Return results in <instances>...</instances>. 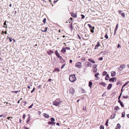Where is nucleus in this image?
Masks as SVG:
<instances>
[{
    "label": "nucleus",
    "mask_w": 129,
    "mask_h": 129,
    "mask_svg": "<svg viewBox=\"0 0 129 129\" xmlns=\"http://www.w3.org/2000/svg\"><path fill=\"white\" fill-rule=\"evenodd\" d=\"M61 102H62L61 101H60L59 99H57L53 102V105L56 106H58L59 105L60 103Z\"/></svg>",
    "instance_id": "f257e3e1"
},
{
    "label": "nucleus",
    "mask_w": 129,
    "mask_h": 129,
    "mask_svg": "<svg viewBox=\"0 0 129 129\" xmlns=\"http://www.w3.org/2000/svg\"><path fill=\"white\" fill-rule=\"evenodd\" d=\"M76 79L75 75H70L69 79L71 82H75Z\"/></svg>",
    "instance_id": "f03ea898"
},
{
    "label": "nucleus",
    "mask_w": 129,
    "mask_h": 129,
    "mask_svg": "<svg viewBox=\"0 0 129 129\" xmlns=\"http://www.w3.org/2000/svg\"><path fill=\"white\" fill-rule=\"evenodd\" d=\"M82 66V63L80 62H78L76 63L75 66L78 68H80Z\"/></svg>",
    "instance_id": "7ed1b4c3"
},
{
    "label": "nucleus",
    "mask_w": 129,
    "mask_h": 129,
    "mask_svg": "<svg viewBox=\"0 0 129 129\" xmlns=\"http://www.w3.org/2000/svg\"><path fill=\"white\" fill-rule=\"evenodd\" d=\"M85 65L86 67H88L89 66L91 67L92 64L89 62H85Z\"/></svg>",
    "instance_id": "20e7f679"
},
{
    "label": "nucleus",
    "mask_w": 129,
    "mask_h": 129,
    "mask_svg": "<svg viewBox=\"0 0 129 129\" xmlns=\"http://www.w3.org/2000/svg\"><path fill=\"white\" fill-rule=\"evenodd\" d=\"M70 93L73 94H74L75 92V90L73 88H71L69 90Z\"/></svg>",
    "instance_id": "39448f33"
},
{
    "label": "nucleus",
    "mask_w": 129,
    "mask_h": 129,
    "mask_svg": "<svg viewBox=\"0 0 129 129\" xmlns=\"http://www.w3.org/2000/svg\"><path fill=\"white\" fill-rule=\"evenodd\" d=\"M125 67V64L121 65L120 67L119 68V69L120 71L122 70L123 68H124Z\"/></svg>",
    "instance_id": "423d86ee"
},
{
    "label": "nucleus",
    "mask_w": 129,
    "mask_h": 129,
    "mask_svg": "<svg viewBox=\"0 0 129 129\" xmlns=\"http://www.w3.org/2000/svg\"><path fill=\"white\" fill-rule=\"evenodd\" d=\"M100 75L99 73H95V77L96 78L95 79L96 80H98L99 79V77L98 76Z\"/></svg>",
    "instance_id": "0eeeda50"
},
{
    "label": "nucleus",
    "mask_w": 129,
    "mask_h": 129,
    "mask_svg": "<svg viewBox=\"0 0 129 129\" xmlns=\"http://www.w3.org/2000/svg\"><path fill=\"white\" fill-rule=\"evenodd\" d=\"M70 14H71V15L74 18L76 17L77 16V14L76 13H74L72 12L70 13Z\"/></svg>",
    "instance_id": "6e6552de"
},
{
    "label": "nucleus",
    "mask_w": 129,
    "mask_h": 129,
    "mask_svg": "<svg viewBox=\"0 0 129 129\" xmlns=\"http://www.w3.org/2000/svg\"><path fill=\"white\" fill-rule=\"evenodd\" d=\"M55 53L56 55L58 58H59L60 57H61V56H60L59 54L58 53L57 50L55 51Z\"/></svg>",
    "instance_id": "1a4fd4ad"
},
{
    "label": "nucleus",
    "mask_w": 129,
    "mask_h": 129,
    "mask_svg": "<svg viewBox=\"0 0 129 129\" xmlns=\"http://www.w3.org/2000/svg\"><path fill=\"white\" fill-rule=\"evenodd\" d=\"M119 14H121V16L124 17H125V14L124 13L122 12V11L121 10H119Z\"/></svg>",
    "instance_id": "9d476101"
},
{
    "label": "nucleus",
    "mask_w": 129,
    "mask_h": 129,
    "mask_svg": "<svg viewBox=\"0 0 129 129\" xmlns=\"http://www.w3.org/2000/svg\"><path fill=\"white\" fill-rule=\"evenodd\" d=\"M111 74L112 77H114L116 75V72L115 71H112L111 72Z\"/></svg>",
    "instance_id": "9b49d317"
},
{
    "label": "nucleus",
    "mask_w": 129,
    "mask_h": 129,
    "mask_svg": "<svg viewBox=\"0 0 129 129\" xmlns=\"http://www.w3.org/2000/svg\"><path fill=\"white\" fill-rule=\"evenodd\" d=\"M112 84H110L107 87V89L108 90H110L112 87Z\"/></svg>",
    "instance_id": "f8f14e48"
},
{
    "label": "nucleus",
    "mask_w": 129,
    "mask_h": 129,
    "mask_svg": "<svg viewBox=\"0 0 129 129\" xmlns=\"http://www.w3.org/2000/svg\"><path fill=\"white\" fill-rule=\"evenodd\" d=\"M99 46H100V43L99 42H98L97 45H96L95 46L94 49H98Z\"/></svg>",
    "instance_id": "ddd939ff"
},
{
    "label": "nucleus",
    "mask_w": 129,
    "mask_h": 129,
    "mask_svg": "<svg viewBox=\"0 0 129 129\" xmlns=\"http://www.w3.org/2000/svg\"><path fill=\"white\" fill-rule=\"evenodd\" d=\"M48 123L49 124H51L52 125H54L55 124V123L53 122L49 121L48 122Z\"/></svg>",
    "instance_id": "4468645a"
},
{
    "label": "nucleus",
    "mask_w": 129,
    "mask_h": 129,
    "mask_svg": "<svg viewBox=\"0 0 129 129\" xmlns=\"http://www.w3.org/2000/svg\"><path fill=\"white\" fill-rule=\"evenodd\" d=\"M61 52L63 53H64L66 52V49L65 48L63 47L61 50Z\"/></svg>",
    "instance_id": "2eb2a0df"
},
{
    "label": "nucleus",
    "mask_w": 129,
    "mask_h": 129,
    "mask_svg": "<svg viewBox=\"0 0 129 129\" xmlns=\"http://www.w3.org/2000/svg\"><path fill=\"white\" fill-rule=\"evenodd\" d=\"M88 60L89 61H90L93 63H95V61L93 60L92 59L89 58L88 59Z\"/></svg>",
    "instance_id": "dca6fc26"
},
{
    "label": "nucleus",
    "mask_w": 129,
    "mask_h": 129,
    "mask_svg": "<svg viewBox=\"0 0 129 129\" xmlns=\"http://www.w3.org/2000/svg\"><path fill=\"white\" fill-rule=\"evenodd\" d=\"M116 115V113H114L113 114H112L111 116V119H112L114 118L115 116Z\"/></svg>",
    "instance_id": "f3484780"
},
{
    "label": "nucleus",
    "mask_w": 129,
    "mask_h": 129,
    "mask_svg": "<svg viewBox=\"0 0 129 129\" xmlns=\"http://www.w3.org/2000/svg\"><path fill=\"white\" fill-rule=\"evenodd\" d=\"M100 84L102 85L103 86L105 87L106 86V85L107 84L105 83L104 82H102L100 83Z\"/></svg>",
    "instance_id": "a211bd4d"
},
{
    "label": "nucleus",
    "mask_w": 129,
    "mask_h": 129,
    "mask_svg": "<svg viewBox=\"0 0 129 129\" xmlns=\"http://www.w3.org/2000/svg\"><path fill=\"white\" fill-rule=\"evenodd\" d=\"M43 115L47 118H48L49 117V116L48 115H47L45 113L43 114Z\"/></svg>",
    "instance_id": "6ab92c4d"
},
{
    "label": "nucleus",
    "mask_w": 129,
    "mask_h": 129,
    "mask_svg": "<svg viewBox=\"0 0 129 129\" xmlns=\"http://www.w3.org/2000/svg\"><path fill=\"white\" fill-rule=\"evenodd\" d=\"M115 78V77L111 78L109 79V81L110 82L112 81V82H113L114 81V79Z\"/></svg>",
    "instance_id": "aec40b11"
},
{
    "label": "nucleus",
    "mask_w": 129,
    "mask_h": 129,
    "mask_svg": "<svg viewBox=\"0 0 129 129\" xmlns=\"http://www.w3.org/2000/svg\"><path fill=\"white\" fill-rule=\"evenodd\" d=\"M109 78V77L108 74H107L106 76L105 79L106 80H108Z\"/></svg>",
    "instance_id": "412c9836"
},
{
    "label": "nucleus",
    "mask_w": 129,
    "mask_h": 129,
    "mask_svg": "<svg viewBox=\"0 0 129 129\" xmlns=\"http://www.w3.org/2000/svg\"><path fill=\"white\" fill-rule=\"evenodd\" d=\"M92 85V83L91 82L89 81V82L88 86L90 87L91 88V86Z\"/></svg>",
    "instance_id": "4be33fe9"
},
{
    "label": "nucleus",
    "mask_w": 129,
    "mask_h": 129,
    "mask_svg": "<svg viewBox=\"0 0 129 129\" xmlns=\"http://www.w3.org/2000/svg\"><path fill=\"white\" fill-rule=\"evenodd\" d=\"M85 37H86V39H88L89 38V36L87 34H85Z\"/></svg>",
    "instance_id": "5701e85b"
},
{
    "label": "nucleus",
    "mask_w": 129,
    "mask_h": 129,
    "mask_svg": "<svg viewBox=\"0 0 129 129\" xmlns=\"http://www.w3.org/2000/svg\"><path fill=\"white\" fill-rule=\"evenodd\" d=\"M73 23H71L70 25V28L71 29V30L73 29V26H72Z\"/></svg>",
    "instance_id": "b1692460"
},
{
    "label": "nucleus",
    "mask_w": 129,
    "mask_h": 129,
    "mask_svg": "<svg viewBox=\"0 0 129 129\" xmlns=\"http://www.w3.org/2000/svg\"><path fill=\"white\" fill-rule=\"evenodd\" d=\"M125 112H123L122 113V117H124L125 116Z\"/></svg>",
    "instance_id": "393cba45"
},
{
    "label": "nucleus",
    "mask_w": 129,
    "mask_h": 129,
    "mask_svg": "<svg viewBox=\"0 0 129 129\" xmlns=\"http://www.w3.org/2000/svg\"><path fill=\"white\" fill-rule=\"evenodd\" d=\"M50 120H51V121L52 122H54L55 121V119L54 118L52 117L50 118Z\"/></svg>",
    "instance_id": "a878e982"
},
{
    "label": "nucleus",
    "mask_w": 129,
    "mask_h": 129,
    "mask_svg": "<svg viewBox=\"0 0 129 129\" xmlns=\"http://www.w3.org/2000/svg\"><path fill=\"white\" fill-rule=\"evenodd\" d=\"M118 28V24H117L116 25L114 31H116V30H117V29Z\"/></svg>",
    "instance_id": "bb28decb"
},
{
    "label": "nucleus",
    "mask_w": 129,
    "mask_h": 129,
    "mask_svg": "<svg viewBox=\"0 0 129 129\" xmlns=\"http://www.w3.org/2000/svg\"><path fill=\"white\" fill-rule=\"evenodd\" d=\"M94 27H92V28L90 30V31L92 33H93L94 32V30H93L94 29Z\"/></svg>",
    "instance_id": "cd10ccee"
},
{
    "label": "nucleus",
    "mask_w": 129,
    "mask_h": 129,
    "mask_svg": "<svg viewBox=\"0 0 129 129\" xmlns=\"http://www.w3.org/2000/svg\"><path fill=\"white\" fill-rule=\"evenodd\" d=\"M128 82H126L125 83L124 85H123L122 86V88H123V87H125V86L127 84V83H128Z\"/></svg>",
    "instance_id": "c85d7f7f"
},
{
    "label": "nucleus",
    "mask_w": 129,
    "mask_h": 129,
    "mask_svg": "<svg viewBox=\"0 0 129 129\" xmlns=\"http://www.w3.org/2000/svg\"><path fill=\"white\" fill-rule=\"evenodd\" d=\"M93 72L94 73H95L97 72V69H93Z\"/></svg>",
    "instance_id": "c756f323"
},
{
    "label": "nucleus",
    "mask_w": 129,
    "mask_h": 129,
    "mask_svg": "<svg viewBox=\"0 0 129 129\" xmlns=\"http://www.w3.org/2000/svg\"><path fill=\"white\" fill-rule=\"evenodd\" d=\"M30 119L29 117V118H28L27 120V121L26 123L27 124H28V122L30 121Z\"/></svg>",
    "instance_id": "7c9ffc66"
},
{
    "label": "nucleus",
    "mask_w": 129,
    "mask_h": 129,
    "mask_svg": "<svg viewBox=\"0 0 129 129\" xmlns=\"http://www.w3.org/2000/svg\"><path fill=\"white\" fill-rule=\"evenodd\" d=\"M66 65V64L64 63V64L61 67V69H62L63 68H64V67Z\"/></svg>",
    "instance_id": "2f4dec72"
},
{
    "label": "nucleus",
    "mask_w": 129,
    "mask_h": 129,
    "mask_svg": "<svg viewBox=\"0 0 129 129\" xmlns=\"http://www.w3.org/2000/svg\"><path fill=\"white\" fill-rule=\"evenodd\" d=\"M108 121H109V120L108 119L107 120V121H106V122L105 123V125L107 126H108Z\"/></svg>",
    "instance_id": "473e14b6"
},
{
    "label": "nucleus",
    "mask_w": 129,
    "mask_h": 129,
    "mask_svg": "<svg viewBox=\"0 0 129 129\" xmlns=\"http://www.w3.org/2000/svg\"><path fill=\"white\" fill-rule=\"evenodd\" d=\"M88 26L89 28H91V29L93 27H92V26L90 24H88Z\"/></svg>",
    "instance_id": "72a5a7b5"
},
{
    "label": "nucleus",
    "mask_w": 129,
    "mask_h": 129,
    "mask_svg": "<svg viewBox=\"0 0 129 129\" xmlns=\"http://www.w3.org/2000/svg\"><path fill=\"white\" fill-rule=\"evenodd\" d=\"M107 72L106 71H105L103 72V76H105L107 74Z\"/></svg>",
    "instance_id": "f704fd0d"
},
{
    "label": "nucleus",
    "mask_w": 129,
    "mask_h": 129,
    "mask_svg": "<svg viewBox=\"0 0 129 129\" xmlns=\"http://www.w3.org/2000/svg\"><path fill=\"white\" fill-rule=\"evenodd\" d=\"M55 70L59 72V71L60 70L59 68H56L55 69Z\"/></svg>",
    "instance_id": "c9c22d12"
},
{
    "label": "nucleus",
    "mask_w": 129,
    "mask_h": 129,
    "mask_svg": "<svg viewBox=\"0 0 129 129\" xmlns=\"http://www.w3.org/2000/svg\"><path fill=\"white\" fill-rule=\"evenodd\" d=\"M117 127L118 128H119L120 127V125L119 124H118L117 125Z\"/></svg>",
    "instance_id": "e433bc0d"
},
{
    "label": "nucleus",
    "mask_w": 129,
    "mask_h": 129,
    "mask_svg": "<svg viewBox=\"0 0 129 129\" xmlns=\"http://www.w3.org/2000/svg\"><path fill=\"white\" fill-rule=\"evenodd\" d=\"M97 67V65H96V64H94L93 66V67L95 69V68H96V67Z\"/></svg>",
    "instance_id": "4c0bfd02"
},
{
    "label": "nucleus",
    "mask_w": 129,
    "mask_h": 129,
    "mask_svg": "<svg viewBox=\"0 0 129 129\" xmlns=\"http://www.w3.org/2000/svg\"><path fill=\"white\" fill-rule=\"evenodd\" d=\"M119 109V107L118 106H116L115 108H114V109H116V110H118V109Z\"/></svg>",
    "instance_id": "58836bf2"
},
{
    "label": "nucleus",
    "mask_w": 129,
    "mask_h": 129,
    "mask_svg": "<svg viewBox=\"0 0 129 129\" xmlns=\"http://www.w3.org/2000/svg\"><path fill=\"white\" fill-rule=\"evenodd\" d=\"M46 18H44L43 22L44 23H46Z\"/></svg>",
    "instance_id": "ea45409f"
},
{
    "label": "nucleus",
    "mask_w": 129,
    "mask_h": 129,
    "mask_svg": "<svg viewBox=\"0 0 129 129\" xmlns=\"http://www.w3.org/2000/svg\"><path fill=\"white\" fill-rule=\"evenodd\" d=\"M120 105L122 107H123L124 106L123 104V103L122 102L121 103H120Z\"/></svg>",
    "instance_id": "a19ab883"
},
{
    "label": "nucleus",
    "mask_w": 129,
    "mask_h": 129,
    "mask_svg": "<svg viewBox=\"0 0 129 129\" xmlns=\"http://www.w3.org/2000/svg\"><path fill=\"white\" fill-rule=\"evenodd\" d=\"M122 97H123V98L126 99L127 98H128V96H124L123 95Z\"/></svg>",
    "instance_id": "79ce46f5"
},
{
    "label": "nucleus",
    "mask_w": 129,
    "mask_h": 129,
    "mask_svg": "<svg viewBox=\"0 0 129 129\" xmlns=\"http://www.w3.org/2000/svg\"><path fill=\"white\" fill-rule=\"evenodd\" d=\"M105 37L107 39H108V37L107 35L106 34L105 36Z\"/></svg>",
    "instance_id": "37998d69"
},
{
    "label": "nucleus",
    "mask_w": 129,
    "mask_h": 129,
    "mask_svg": "<svg viewBox=\"0 0 129 129\" xmlns=\"http://www.w3.org/2000/svg\"><path fill=\"white\" fill-rule=\"evenodd\" d=\"M100 129H104V127L103 125H101Z\"/></svg>",
    "instance_id": "c03bdc74"
},
{
    "label": "nucleus",
    "mask_w": 129,
    "mask_h": 129,
    "mask_svg": "<svg viewBox=\"0 0 129 129\" xmlns=\"http://www.w3.org/2000/svg\"><path fill=\"white\" fill-rule=\"evenodd\" d=\"M35 87H34V88H33V90H32V91H31V93H33V91H34V90H35Z\"/></svg>",
    "instance_id": "a18cd8bd"
},
{
    "label": "nucleus",
    "mask_w": 129,
    "mask_h": 129,
    "mask_svg": "<svg viewBox=\"0 0 129 129\" xmlns=\"http://www.w3.org/2000/svg\"><path fill=\"white\" fill-rule=\"evenodd\" d=\"M65 48L66 50L67 49V50H70V48H69L68 47H65Z\"/></svg>",
    "instance_id": "49530a36"
},
{
    "label": "nucleus",
    "mask_w": 129,
    "mask_h": 129,
    "mask_svg": "<svg viewBox=\"0 0 129 129\" xmlns=\"http://www.w3.org/2000/svg\"><path fill=\"white\" fill-rule=\"evenodd\" d=\"M33 104H32L30 106L28 107V108H32V106H33Z\"/></svg>",
    "instance_id": "de8ad7c7"
},
{
    "label": "nucleus",
    "mask_w": 129,
    "mask_h": 129,
    "mask_svg": "<svg viewBox=\"0 0 129 129\" xmlns=\"http://www.w3.org/2000/svg\"><path fill=\"white\" fill-rule=\"evenodd\" d=\"M81 16H82V19L84 18L85 16L84 15L82 14Z\"/></svg>",
    "instance_id": "09e8293b"
},
{
    "label": "nucleus",
    "mask_w": 129,
    "mask_h": 129,
    "mask_svg": "<svg viewBox=\"0 0 129 129\" xmlns=\"http://www.w3.org/2000/svg\"><path fill=\"white\" fill-rule=\"evenodd\" d=\"M9 39L10 42H11L12 41V38H9Z\"/></svg>",
    "instance_id": "8fccbe9b"
},
{
    "label": "nucleus",
    "mask_w": 129,
    "mask_h": 129,
    "mask_svg": "<svg viewBox=\"0 0 129 129\" xmlns=\"http://www.w3.org/2000/svg\"><path fill=\"white\" fill-rule=\"evenodd\" d=\"M25 114H23V118L24 119H25Z\"/></svg>",
    "instance_id": "3c124183"
},
{
    "label": "nucleus",
    "mask_w": 129,
    "mask_h": 129,
    "mask_svg": "<svg viewBox=\"0 0 129 129\" xmlns=\"http://www.w3.org/2000/svg\"><path fill=\"white\" fill-rule=\"evenodd\" d=\"M47 28H46L43 31H44V32H46L47 31Z\"/></svg>",
    "instance_id": "603ef678"
},
{
    "label": "nucleus",
    "mask_w": 129,
    "mask_h": 129,
    "mask_svg": "<svg viewBox=\"0 0 129 129\" xmlns=\"http://www.w3.org/2000/svg\"><path fill=\"white\" fill-rule=\"evenodd\" d=\"M99 59L100 60H102L103 59V58L102 57H100L99 58Z\"/></svg>",
    "instance_id": "864d4df0"
},
{
    "label": "nucleus",
    "mask_w": 129,
    "mask_h": 129,
    "mask_svg": "<svg viewBox=\"0 0 129 129\" xmlns=\"http://www.w3.org/2000/svg\"><path fill=\"white\" fill-rule=\"evenodd\" d=\"M18 91H13V92H14V93H17V92H18Z\"/></svg>",
    "instance_id": "5fc2aeb1"
},
{
    "label": "nucleus",
    "mask_w": 129,
    "mask_h": 129,
    "mask_svg": "<svg viewBox=\"0 0 129 129\" xmlns=\"http://www.w3.org/2000/svg\"><path fill=\"white\" fill-rule=\"evenodd\" d=\"M86 109V107H85L84 106L83 108V110H85Z\"/></svg>",
    "instance_id": "6e6d98bb"
},
{
    "label": "nucleus",
    "mask_w": 129,
    "mask_h": 129,
    "mask_svg": "<svg viewBox=\"0 0 129 129\" xmlns=\"http://www.w3.org/2000/svg\"><path fill=\"white\" fill-rule=\"evenodd\" d=\"M120 47V45H119V44H118L117 46V48H119Z\"/></svg>",
    "instance_id": "4d7b16f0"
},
{
    "label": "nucleus",
    "mask_w": 129,
    "mask_h": 129,
    "mask_svg": "<svg viewBox=\"0 0 129 129\" xmlns=\"http://www.w3.org/2000/svg\"><path fill=\"white\" fill-rule=\"evenodd\" d=\"M6 21L4 22V25H6Z\"/></svg>",
    "instance_id": "13d9d810"
},
{
    "label": "nucleus",
    "mask_w": 129,
    "mask_h": 129,
    "mask_svg": "<svg viewBox=\"0 0 129 129\" xmlns=\"http://www.w3.org/2000/svg\"><path fill=\"white\" fill-rule=\"evenodd\" d=\"M4 115H0V117H5L4 116Z\"/></svg>",
    "instance_id": "bf43d9fd"
},
{
    "label": "nucleus",
    "mask_w": 129,
    "mask_h": 129,
    "mask_svg": "<svg viewBox=\"0 0 129 129\" xmlns=\"http://www.w3.org/2000/svg\"><path fill=\"white\" fill-rule=\"evenodd\" d=\"M4 31H2V32L1 34L3 35V34H4Z\"/></svg>",
    "instance_id": "052dcab7"
},
{
    "label": "nucleus",
    "mask_w": 129,
    "mask_h": 129,
    "mask_svg": "<svg viewBox=\"0 0 129 129\" xmlns=\"http://www.w3.org/2000/svg\"><path fill=\"white\" fill-rule=\"evenodd\" d=\"M24 128L25 129H29V128H28L27 127L25 126L24 127Z\"/></svg>",
    "instance_id": "680f3d73"
},
{
    "label": "nucleus",
    "mask_w": 129,
    "mask_h": 129,
    "mask_svg": "<svg viewBox=\"0 0 129 129\" xmlns=\"http://www.w3.org/2000/svg\"><path fill=\"white\" fill-rule=\"evenodd\" d=\"M51 79H48V82H50L51 81Z\"/></svg>",
    "instance_id": "e2e57ef3"
},
{
    "label": "nucleus",
    "mask_w": 129,
    "mask_h": 129,
    "mask_svg": "<svg viewBox=\"0 0 129 129\" xmlns=\"http://www.w3.org/2000/svg\"><path fill=\"white\" fill-rule=\"evenodd\" d=\"M122 102H121V101H120V99L119 100V101H118V102L120 103H121Z\"/></svg>",
    "instance_id": "0e129e2a"
},
{
    "label": "nucleus",
    "mask_w": 129,
    "mask_h": 129,
    "mask_svg": "<svg viewBox=\"0 0 129 129\" xmlns=\"http://www.w3.org/2000/svg\"><path fill=\"white\" fill-rule=\"evenodd\" d=\"M72 60H70V63H72Z\"/></svg>",
    "instance_id": "69168bd1"
},
{
    "label": "nucleus",
    "mask_w": 129,
    "mask_h": 129,
    "mask_svg": "<svg viewBox=\"0 0 129 129\" xmlns=\"http://www.w3.org/2000/svg\"><path fill=\"white\" fill-rule=\"evenodd\" d=\"M56 124L58 126L59 125V123H56Z\"/></svg>",
    "instance_id": "338daca9"
},
{
    "label": "nucleus",
    "mask_w": 129,
    "mask_h": 129,
    "mask_svg": "<svg viewBox=\"0 0 129 129\" xmlns=\"http://www.w3.org/2000/svg\"><path fill=\"white\" fill-rule=\"evenodd\" d=\"M11 117H8L7 118V119H8V120H9L10 119V118Z\"/></svg>",
    "instance_id": "774afa93"
}]
</instances>
